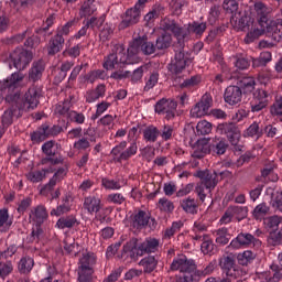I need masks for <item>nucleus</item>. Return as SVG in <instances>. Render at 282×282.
<instances>
[{"mask_svg":"<svg viewBox=\"0 0 282 282\" xmlns=\"http://www.w3.org/2000/svg\"><path fill=\"white\" fill-rule=\"evenodd\" d=\"M24 78L25 75L23 73L15 72L7 79L0 80V91L3 94L8 93L4 100L8 105H11L1 116V124L6 130L14 122V118L23 116V111H33V109L39 107L41 89L37 87L29 88L23 97H21V91L19 90L12 93L14 89H19Z\"/></svg>","mask_w":282,"mask_h":282,"instance_id":"obj_1","label":"nucleus"},{"mask_svg":"<svg viewBox=\"0 0 282 282\" xmlns=\"http://www.w3.org/2000/svg\"><path fill=\"white\" fill-rule=\"evenodd\" d=\"M143 56H152L158 52L155 43L149 40V36H138L134 37L124 50V45L116 44L112 47V52L107 56L104 68L105 69H116V67H122V65H135L139 63V54Z\"/></svg>","mask_w":282,"mask_h":282,"instance_id":"obj_2","label":"nucleus"},{"mask_svg":"<svg viewBox=\"0 0 282 282\" xmlns=\"http://www.w3.org/2000/svg\"><path fill=\"white\" fill-rule=\"evenodd\" d=\"M170 270L171 272H177V270L183 272V275L177 278L176 282H198L217 270V260H212L204 270H197L195 260L182 254L172 261Z\"/></svg>","mask_w":282,"mask_h":282,"instance_id":"obj_3","label":"nucleus"},{"mask_svg":"<svg viewBox=\"0 0 282 282\" xmlns=\"http://www.w3.org/2000/svg\"><path fill=\"white\" fill-rule=\"evenodd\" d=\"M58 147H61L56 141L50 140L42 144V153L45 155L41 160L42 165L51 164L52 166H58V164H65V158L58 154Z\"/></svg>","mask_w":282,"mask_h":282,"instance_id":"obj_4","label":"nucleus"},{"mask_svg":"<svg viewBox=\"0 0 282 282\" xmlns=\"http://www.w3.org/2000/svg\"><path fill=\"white\" fill-rule=\"evenodd\" d=\"M191 63V53L184 51V44H182L181 48L175 51L174 59L167 65V70L172 76H178Z\"/></svg>","mask_w":282,"mask_h":282,"instance_id":"obj_5","label":"nucleus"},{"mask_svg":"<svg viewBox=\"0 0 282 282\" xmlns=\"http://www.w3.org/2000/svg\"><path fill=\"white\" fill-rule=\"evenodd\" d=\"M32 52L23 47H17L9 54V65L14 67L18 72H23L32 63Z\"/></svg>","mask_w":282,"mask_h":282,"instance_id":"obj_6","label":"nucleus"},{"mask_svg":"<svg viewBox=\"0 0 282 282\" xmlns=\"http://www.w3.org/2000/svg\"><path fill=\"white\" fill-rule=\"evenodd\" d=\"M78 281L91 282V275L94 274V265H96V254L88 252L84 253L79 260Z\"/></svg>","mask_w":282,"mask_h":282,"instance_id":"obj_7","label":"nucleus"},{"mask_svg":"<svg viewBox=\"0 0 282 282\" xmlns=\"http://www.w3.org/2000/svg\"><path fill=\"white\" fill-rule=\"evenodd\" d=\"M218 264L226 276L234 280L241 279L243 271H241V269L237 265L235 256L232 253L220 257Z\"/></svg>","mask_w":282,"mask_h":282,"instance_id":"obj_8","label":"nucleus"},{"mask_svg":"<svg viewBox=\"0 0 282 282\" xmlns=\"http://www.w3.org/2000/svg\"><path fill=\"white\" fill-rule=\"evenodd\" d=\"M130 226L134 230H144L147 226H149L151 230H155L158 228V220L152 218L151 214L140 209L138 213L131 216Z\"/></svg>","mask_w":282,"mask_h":282,"instance_id":"obj_9","label":"nucleus"},{"mask_svg":"<svg viewBox=\"0 0 282 282\" xmlns=\"http://www.w3.org/2000/svg\"><path fill=\"white\" fill-rule=\"evenodd\" d=\"M160 28L161 30H163V32H171L175 39H177L180 47H182V45H184V39H186V36H188V32H186V29L182 28L177 21H175V19L172 18H164L163 20H161L160 23Z\"/></svg>","mask_w":282,"mask_h":282,"instance_id":"obj_10","label":"nucleus"},{"mask_svg":"<svg viewBox=\"0 0 282 282\" xmlns=\"http://www.w3.org/2000/svg\"><path fill=\"white\" fill-rule=\"evenodd\" d=\"M216 131L220 135H226L227 140L230 142V144H232V147H237L241 140V130L235 122L219 123Z\"/></svg>","mask_w":282,"mask_h":282,"instance_id":"obj_11","label":"nucleus"},{"mask_svg":"<svg viewBox=\"0 0 282 282\" xmlns=\"http://www.w3.org/2000/svg\"><path fill=\"white\" fill-rule=\"evenodd\" d=\"M142 257V252L140 251V242L138 238L133 237L129 241H127L120 254H118V259L122 261H138Z\"/></svg>","mask_w":282,"mask_h":282,"instance_id":"obj_12","label":"nucleus"},{"mask_svg":"<svg viewBox=\"0 0 282 282\" xmlns=\"http://www.w3.org/2000/svg\"><path fill=\"white\" fill-rule=\"evenodd\" d=\"M154 111L159 116H165V120H173L177 116V101L175 99L162 98L156 101Z\"/></svg>","mask_w":282,"mask_h":282,"instance_id":"obj_13","label":"nucleus"},{"mask_svg":"<svg viewBox=\"0 0 282 282\" xmlns=\"http://www.w3.org/2000/svg\"><path fill=\"white\" fill-rule=\"evenodd\" d=\"M110 153L113 156L115 162L127 161L132 158V155H135V153H138V143L132 142L127 149V141H121L111 150Z\"/></svg>","mask_w":282,"mask_h":282,"instance_id":"obj_14","label":"nucleus"},{"mask_svg":"<svg viewBox=\"0 0 282 282\" xmlns=\"http://www.w3.org/2000/svg\"><path fill=\"white\" fill-rule=\"evenodd\" d=\"M270 93L263 88H258L253 91L252 100L250 101V107L252 113L263 111L268 105H270Z\"/></svg>","mask_w":282,"mask_h":282,"instance_id":"obj_15","label":"nucleus"},{"mask_svg":"<svg viewBox=\"0 0 282 282\" xmlns=\"http://www.w3.org/2000/svg\"><path fill=\"white\" fill-rule=\"evenodd\" d=\"M261 248V240L248 232H240L235 239L231 240L229 248L238 250V248Z\"/></svg>","mask_w":282,"mask_h":282,"instance_id":"obj_16","label":"nucleus"},{"mask_svg":"<svg viewBox=\"0 0 282 282\" xmlns=\"http://www.w3.org/2000/svg\"><path fill=\"white\" fill-rule=\"evenodd\" d=\"M194 176L200 180L198 184L205 186L209 193L215 191V187L218 184L216 172L213 173L209 170L197 171Z\"/></svg>","mask_w":282,"mask_h":282,"instance_id":"obj_17","label":"nucleus"},{"mask_svg":"<svg viewBox=\"0 0 282 282\" xmlns=\"http://www.w3.org/2000/svg\"><path fill=\"white\" fill-rule=\"evenodd\" d=\"M213 107V97L205 94L202 99L191 109L192 118H203L208 113V110Z\"/></svg>","mask_w":282,"mask_h":282,"instance_id":"obj_18","label":"nucleus"},{"mask_svg":"<svg viewBox=\"0 0 282 282\" xmlns=\"http://www.w3.org/2000/svg\"><path fill=\"white\" fill-rule=\"evenodd\" d=\"M242 98H243V90L241 89V87L231 85L225 89L224 100L225 102H227V105H231V106L239 105Z\"/></svg>","mask_w":282,"mask_h":282,"instance_id":"obj_19","label":"nucleus"},{"mask_svg":"<svg viewBox=\"0 0 282 282\" xmlns=\"http://www.w3.org/2000/svg\"><path fill=\"white\" fill-rule=\"evenodd\" d=\"M47 138H53L52 126H50V123H47V122L42 123L36 129V131H33L31 133V141L34 142L35 144L44 142V140H47Z\"/></svg>","mask_w":282,"mask_h":282,"instance_id":"obj_20","label":"nucleus"},{"mask_svg":"<svg viewBox=\"0 0 282 282\" xmlns=\"http://www.w3.org/2000/svg\"><path fill=\"white\" fill-rule=\"evenodd\" d=\"M230 144H228V140L226 138L216 137L209 143V150L212 155H226V151H228Z\"/></svg>","mask_w":282,"mask_h":282,"instance_id":"obj_21","label":"nucleus"},{"mask_svg":"<svg viewBox=\"0 0 282 282\" xmlns=\"http://www.w3.org/2000/svg\"><path fill=\"white\" fill-rule=\"evenodd\" d=\"M140 17H142V13L137 9H133V7L128 9L122 18L120 28L122 30H127V28H131V25L140 23Z\"/></svg>","mask_w":282,"mask_h":282,"instance_id":"obj_22","label":"nucleus"},{"mask_svg":"<svg viewBox=\"0 0 282 282\" xmlns=\"http://www.w3.org/2000/svg\"><path fill=\"white\" fill-rule=\"evenodd\" d=\"M50 214L45 205H37L30 210L29 218L34 221V224L43 225L47 221Z\"/></svg>","mask_w":282,"mask_h":282,"instance_id":"obj_23","label":"nucleus"},{"mask_svg":"<svg viewBox=\"0 0 282 282\" xmlns=\"http://www.w3.org/2000/svg\"><path fill=\"white\" fill-rule=\"evenodd\" d=\"M64 45H65V37H63L61 34H55L53 37H51L46 46L47 56H56L58 52L63 51Z\"/></svg>","mask_w":282,"mask_h":282,"instance_id":"obj_24","label":"nucleus"},{"mask_svg":"<svg viewBox=\"0 0 282 282\" xmlns=\"http://www.w3.org/2000/svg\"><path fill=\"white\" fill-rule=\"evenodd\" d=\"M231 21L236 23V28L241 32H246V30H250V25H252V18L245 12L235 13L231 17Z\"/></svg>","mask_w":282,"mask_h":282,"instance_id":"obj_25","label":"nucleus"},{"mask_svg":"<svg viewBox=\"0 0 282 282\" xmlns=\"http://www.w3.org/2000/svg\"><path fill=\"white\" fill-rule=\"evenodd\" d=\"M102 200L100 197L96 195H90L84 198L83 208L87 210L89 215H94V213H100V208H102Z\"/></svg>","mask_w":282,"mask_h":282,"instance_id":"obj_26","label":"nucleus"},{"mask_svg":"<svg viewBox=\"0 0 282 282\" xmlns=\"http://www.w3.org/2000/svg\"><path fill=\"white\" fill-rule=\"evenodd\" d=\"M43 72H45V62L43 59L33 62L29 70V80H31V83H37V80L43 78Z\"/></svg>","mask_w":282,"mask_h":282,"instance_id":"obj_27","label":"nucleus"},{"mask_svg":"<svg viewBox=\"0 0 282 282\" xmlns=\"http://www.w3.org/2000/svg\"><path fill=\"white\" fill-rule=\"evenodd\" d=\"M253 10L259 18V25H263V23L270 20L268 17L270 12H272V8L268 7V4L262 1H257L253 4Z\"/></svg>","mask_w":282,"mask_h":282,"instance_id":"obj_28","label":"nucleus"},{"mask_svg":"<svg viewBox=\"0 0 282 282\" xmlns=\"http://www.w3.org/2000/svg\"><path fill=\"white\" fill-rule=\"evenodd\" d=\"M159 248H160V240L155 238H149V239H145L143 242L139 243L141 257H144V254H151V252H158Z\"/></svg>","mask_w":282,"mask_h":282,"instance_id":"obj_29","label":"nucleus"},{"mask_svg":"<svg viewBox=\"0 0 282 282\" xmlns=\"http://www.w3.org/2000/svg\"><path fill=\"white\" fill-rule=\"evenodd\" d=\"M158 263L159 260L155 256H147L139 261V265L143 268L144 274H151L152 272H155L158 269Z\"/></svg>","mask_w":282,"mask_h":282,"instance_id":"obj_30","label":"nucleus"},{"mask_svg":"<svg viewBox=\"0 0 282 282\" xmlns=\"http://www.w3.org/2000/svg\"><path fill=\"white\" fill-rule=\"evenodd\" d=\"M208 153H210V144L206 141H197L193 147L192 158L202 160L203 158H206Z\"/></svg>","mask_w":282,"mask_h":282,"instance_id":"obj_31","label":"nucleus"},{"mask_svg":"<svg viewBox=\"0 0 282 282\" xmlns=\"http://www.w3.org/2000/svg\"><path fill=\"white\" fill-rule=\"evenodd\" d=\"M181 208H183L184 213L187 215H197L199 210V204L197 203V199L187 197L180 202Z\"/></svg>","mask_w":282,"mask_h":282,"instance_id":"obj_32","label":"nucleus"},{"mask_svg":"<svg viewBox=\"0 0 282 282\" xmlns=\"http://www.w3.org/2000/svg\"><path fill=\"white\" fill-rule=\"evenodd\" d=\"M50 173H54V170L52 169H42L39 171H31L26 174V178L29 182H32L33 184H39V182H43Z\"/></svg>","mask_w":282,"mask_h":282,"instance_id":"obj_33","label":"nucleus"},{"mask_svg":"<svg viewBox=\"0 0 282 282\" xmlns=\"http://www.w3.org/2000/svg\"><path fill=\"white\" fill-rule=\"evenodd\" d=\"M282 19L278 20H269L262 24H260V28L264 30V34H268L272 39H274V35L276 32H279V25H281Z\"/></svg>","mask_w":282,"mask_h":282,"instance_id":"obj_34","label":"nucleus"},{"mask_svg":"<svg viewBox=\"0 0 282 282\" xmlns=\"http://www.w3.org/2000/svg\"><path fill=\"white\" fill-rule=\"evenodd\" d=\"M268 215H270V206L267 203L257 205L252 210V217L257 221H263Z\"/></svg>","mask_w":282,"mask_h":282,"instance_id":"obj_35","label":"nucleus"},{"mask_svg":"<svg viewBox=\"0 0 282 282\" xmlns=\"http://www.w3.org/2000/svg\"><path fill=\"white\" fill-rule=\"evenodd\" d=\"M270 270L269 272H265L264 274H262V276L265 278V281L268 282H279L282 280V273H281V265L279 264H271L270 265Z\"/></svg>","mask_w":282,"mask_h":282,"instance_id":"obj_36","label":"nucleus"},{"mask_svg":"<svg viewBox=\"0 0 282 282\" xmlns=\"http://www.w3.org/2000/svg\"><path fill=\"white\" fill-rule=\"evenodd\" d=\"M263 135V124L254 121L245 131V138H256L259 140Z\"/></svg>","mask_w":282,"mask_h":282,"instance_id":"obj_37","label":"nucleus"},{"mask_svg":"<svg viewBox=\"0 0 282 282\" xmlns=\"http://www.w3.org/2000/svg\"><path fill=\"white\" fill-rule=\"evenodd\" d=\"M57 228L65 230V228H74V226H80V223L74 215L61 217L56 223Z\"/></svg>","mask_w":282,"mask_h":282,"instance_id":"obj_38","label":"nucleus"},{"mask_svg":"<svg viewBox=\"0 0 282 282\" xmlns=\"http://www.w3.org/2000/svg\"><path fill=\"white\" fill-rule=\"evenodd\" d=\"M208 28V25L206 24V22H193L189 23L186 32H187V36L189 34H196V36H202L204 34V32H206V29Z\"/></svg>","mask_w":282,"mask_h":282,"instance_id":"obj_39","label":"nucleus"},{"mask_svg":"<svg viewBox=\"0 0 282 282\" xmlns=\"http://www.w3.org/2000/svg\"><path fill=\"white\" fill-rule=\"evenodd\" d=\"M159 135L163 142H169L175 138V126L165 123L159 129Z\"/></svg>","mask_w":282,"mask_h":282,"instance_id":"obj_40","label":"nucleus"},{"mask_svg":"<svg viewBox=\"0 0 282 282\" xmlns=\"http://www.w3.org/2000/svg\"><path fill=\"white\" fill-rule=\"evenodd\" d=\"M173 43V37L169 33H162L155 41L156 51L169 50Z\"/></svg>","mask_w":282,"mask_h":282,"instance_id":"obj_41","label":"nucleus"},{"mask_svg":"<svg viewBox=\"0 0 282 282\" xmlns=\"http://www.w3.org/2000/svg\"><path fill=\"white\" fill-rule=\"evenodd\" d=\"M200 250L203 254H208L213 257L217 252V246L213 242L212 239H208V236L204 235L203 242L200 245Z\"/></svg>","mask_w":282,"mask_h":282,"instance_id":"obj_42","label":"nucleus"},{"mask_svg":"<svg viewBox=\"0 0 282 282\" xmlns=\"http://www.w3.org/2000/svg\"><path fill=\"white\" fill-rule=\"evenodd\" d=\"M160 138V129L158 127L150 124L143 130V140L145 142H158Z\"/></svg>","mask_w":282,"mask_h":282,"instance_id":"obj_43","label":"nucleus"},{"mask_svg":"<svg viewBox=\"0 0 282 282\" xmlns=\"http://www.w3.org/2000/svg\"><path fill=\"white\" fill-rule=\"evenodd\" d=\"M272 61V53L269 51H263L260 53L259 57L252 58V67L257 69V67H265L268 63Z\"/></svg>","mask_w":282,"mask_h":282,"instance_id":"obj_44","label":"nucleus"},{"mask_svg":"<svg viewBox=\"0 0 282 282\" xmlns=\"http://www.w3.org/2000/svg\"><path fill=\"white\" fill-rule=\"evenodd\" d=\"M32 268H34V259L31 257L21 258L18 264L20 274H30V272H32Z\"/></svg>","mask_w":282,"mask_h":282,"instance_id":"obj_45","label":"nucleus"},{"mask_svg":"<svg viewBox=\"0 0 282 282\" xmlns=\"http://www.w3.org/2000/svg\"><path fill=\"white\" fill-rule=\"evenodd\" d=\"M113 24L105 23L102 28L99 29V41L101 43H107V41H111L113 36Z\"/></svg>","mask_w":282,"mask_h":282,"instance_id":"obj_46","label":"nucleus"},{"mask_svg":"<svg viewBox=\"0 0 282 282\" xmlns=\"http://www.w3.org/2000/svg\"><path fill=\"white\" fill-rule=\"evenodd\" d=\"M238 87L243 90V94H252V91H254L257 82L253 79V77H243L238 82Z\"/></svg>","mask_w":282,"mask_h":282,"instance_id":"obj_47","label":"nucleus"},{"mask_svg":"<svg viewBox=\"0 0 282 282\" xmlns=\"http://www.w3.org/2000/svg\"><path fill=\"white\" fill-rule=\"evenodd\" d=\"M230 242V234H228V228L223 227L216 230V243L219 246H228Z\"/></svg>","mask_w":282,"mask_h":282,"instance_id":"obj_48","label":"nucleus"},{"mask_svg":"<svg viewBox=\"0 0 282 282\" xmlns=\"http://www.w3.org/2000/svg\"><path fill=\"white\" fill-rule=\"evenodd\" d=\"M96 12V6L94 4V0H87L83 3L80 10H79V17L87 18L91 17Z\"/></svg>","mask_w":282,"mask_h":282,"instance_id":"obj_49","label":"nucleus"},{"mask_svg":"<svg viewBox=\"0 0 282 282\" xmlns=\"http://www.w3.org/2000/svg\"><path fill=\"white\" fill-rule=\"evenodd\" d=\"M232 217H236L238 221L248 217V207L241 206H229Z\"/></svg>","mask_w":282,"mask_h":282,"instance_id":"obj_50","label":"nucleus"},{"mask_svg":"<svg viewBox=\"0 0 282 282\" xmlns=\"http://www.w3.org/2000/svg\"><path fill=\"white\" fill-rule=\"evenodd\" d=\"M158 208L161 210V213H173L175 210V205L172 200H169V198L163 197L159 199Z\"/></svg>","mask_w":282,"mask_h":282,"instance_id":"obj_51","label":"nucleus"},{"mask_svg":"<svg viewBox=\"0 0 282 282\" xmlns=\"http://www.w3.org/2000/svg\"><path fill=\"white\" fill-rule=\"evenodd\" d=\"M107 78V70L105 69H96L91 70L86 75V80L89 83H96V80H105Z\"/></svg>","mask_w":282,"mask_h":282,"instance_id":"obj_52","label":"nucleus"},{"mask_svg":"<svg viewBox=\"0 0 282 282\" xmlns=\"http://www.w3.org/2000/svg\"><path fill=\"white\" fill-rule=\"evenodd\" d=\"M199 83H202V77H199V75H195V76H192L191 78L180 82V88L193 89V87H196V85H199Z\"/></svg>","mask_w":282,"mask_h":282,"instance_id":"obj_53","label":"nucleus"},{"mask_svg":"<svg viewBox=\"0 0 282 282\" xmlns=\"http://www.w3.org/2000/svg\"><path fill=\"white\" fill-rule=\"evenodd\" d=\"M237 259L240 265H248V263H250L253 259H257V253L250 250H247V251H243L242 253H239L237 256Z\"/></svg>","mask_w":282,"mask_h":282,"instance_id":"obj_54","label":"nucleus"},{"mask_svg":"<svg viewBox=\"0 0 282 282\" xmlns=\"http://www.w3.org/2000/svg\"><path fill=\"white\" fill-rule=\"evenodd\" d=\"M269 246H282V228L280 230H273L269 234L268 237Z\"/></svg>","mask_w":282,"mask_h":282,"instance_id":"obj_55","label":"nucleus"},{"mask_svg":"<svg viewBox=\"0 0 282 282\" xmlns=\"http://www.w3.org/2000/svg\"><path fill=\"white\" fill-rule=\"evenodd\" d=\"M263 34H265V30H263V28L250 31L245 36V43L247 45H250V43H254V41H257V39H259V36H263Z\"/></svg>","mask_w":282,"mask_h":282,"instance_id":"obj_56","label":"nucleus"},{"mask_svg":"<svg viewBox=\"0 0 282 282\" xmlns=\"http://www.w3.org/2000/svg\"><path fill=\"white\" fill-rule=\"evenodd\" d=\"M196 131L198 135H208L213 131V123L202 120L197 123Z\"/></svg>","mask_w":282,"mask_h":282,"instance_id":"obj_57","label":"nucleus"},{"mask_svg":"<svg viewBox=\"0 0 282 282\" xmlns=\"http://www.w3.org/2000/svg\"><path fill=\"white\" fill-rule=\"evenodd\" d=\"M164 14V7L162 4H154L152 10L144 17L147 21H152V19H158Z\"/></svg>","mask_w":282,"mask_h":282,"instance_id":"obj_58","label":"nucleus"},{"mask_svg":"<svg viewBox=\"0 0 282 282\" xmlns=\"http://www.w3.org/2000/svg\"><path fill=\"white\" fill-rule=\"evenodd\" d=\"M105 21H106L105 15H101L99 18L91 17L90 19L86 20V23L91 30H95V29L100 30L102 25H105Z\"/></svg>","mask_w":282,"mask_h":282,"instance_id":"obj_59","label":"nucleus"},{"mask_svg":"<svg viewBox=\"0 0 282 282\" xmlns=\"http://www.w3.org/2000/svg\"><path fill=\"white\" fill-rule=\"evenodd\" d=\"M12 270H14V267L12 265V261L10 260L0 261V279H6V276H9V274H12Z\"/></svg>","mask_w":282,"mask_h":282,"instance_id":"obj_60","label":"nucleus"},{"mask_svg":"<svg viewBox=\"0 0 282 282\" xmlns=\"http://www.w3.org/2000/svg\"><path fill=\"white\" fill-rule=\"evenodd\" d=\"M149 67L147 65H142L140 67H138L137 69H134L132 72V74L130 73V80L131 83L135 84V83H140V80H142V76H144V72H148Z\"/></svg>","mask_w":282,"mask_h":282,"instance_id":"obj_61","label":"nucleus"},{"mask_svg":"<svg viewBox=\"0 0 282 282\" xmlns=\"http://www.w3.org/2000/svg\"><path fill=\"white\" fill-rule=\"evenodd\" d=\"M223 9L228 14H238L237 11L239 10V2H237V0H224Z\"/></svg>","mask_w":282,"mask_h":282,"instance_id":"obj_62","label":"nucleus"},{"mask_svg":"<svg viewBox=\"0 0 282 282\" xmlns=\"http://www.w3.org/2000/svg\"><path fill=\"white\" fill-rule=\"evenodd\" d=\"M235 67L237 69H248L250 67V59L241 54H237L235 57Z\"/></svg>","mask_w":282,"mask_h":282,"instance_id":"obj_63","label":"nucleus"},{"mask_svg":"<svg viewBox=\"0 0 282 282\" xmlns=\"http://www.w3.org/2000/svg\"><path fill=\"white\" fill-rule=\"evenodd\" d=\"M224 32H226V26H218L209 31L208 35L205 39V43H207V45H210V43H213L217 39V36H221Z\"/></svg>","mask_w":282,"mask_h":282,"instance_id":"obj_64","label":"nucleus"}]
</instances>
